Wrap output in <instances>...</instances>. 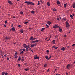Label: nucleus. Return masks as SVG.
I'll use <instances>...</instances> for the list:
<instances>
[{
	"mask_svg": "<svg viewBox=\"0 0 75 75\" xmlns=\"http://www.w3.org/2000/svg\"><path fill=\"white\" fill-rule=\"evenodd\" d=\"M25 3H27L28 5H29L30 4H31L33 6L34 5V4L32 2L29 1H25L24 2Z\"/></svg>",
	"mask_w": 75,
	"mask_h": 75,
	"instance_id": "obj_1",
	"label": "nucleus"
},
{
	"mask_svg": "<svg viewBox=\"0 0 75 75\" xmlns=\"http://www.w3.org/2000/svg\"><path fill=\"white\" fill-rule=\"evenodd\" d=\"M70 27L69 24L68 22H66V27L67 28V29H68Z\"/></svg>",
	"mask_w": 75,
	"mask_h": 75,
	"instance_id": "obj_2",
	"label": "nucleus"
},
{
	"mask_svg": "<svg viewBox=\"0 0 75 75\" xmlns=\"http://www.w3.org/2000/svg\"><path fill=\"white\" fill-rule=\"evenodd\" d=\"M53 28H54L56 29L57 28H59V26L58 25H54V26H53Z\"/></svg>",
	"mask_w": 75,
	"mask_h": 75,
	"instance_id": "obj_3",
	"label": "nucleus"
},
{
	"mask_svg": "<svg viewBox=\"0 0 75 75\" xmlns=\"http://www.w3.org/2000/svg\"><path fill=\"white\" fill-rule=\"evenodd\" d=\"M39 57H37V55H35L34 57V59H39Z\"/></svg>",
	"mask_w": 75,
	"mask_h": 75,
	"instance_id": "obj_4",
	"label": "nucleus"
},
{
	"mask_svg": "<svg viewBox=\"0 0 75 75\" xmlns=\"http://www.w3.org/2000/svg\"><path fill=\"white\" fill-rule=\"evenodd\" d=\"M11 30H12L14 32L16 30L14 27H13L12 28H11Z\"/></svg>",
	"mask_w": 75,
	"mask_h": 75,
	"instance_id": "obj_5",
	"label": "nucleus"
},
{
	"mask_svg": "<svg viewBox=\"0 0 75 75\" xmlns=\"http://www.w3.org/2000/svg\"><path fill=\"white\" fill-rule=\"evenodd\" d=\"M10 38H11L8 37V36H6L5 38V39H6V40H9Z\"/></svg>",
	"mask_w": 75,
	"mask_h": 75,
	"instance_id": "obj_6",
	"label": "nucleus"
},
{
	"mask_svg": "<svg viewBox=\"0 0 75 75\" xmlns=\"http://www.w3.org/2000/svg\"><path fill=\"white\" fill-rule=\"evenodd\" d=\"M70 64H68L67 65V68L68 69H70Z\"/></svg>",
	"mask_w": 75,
	"mask_h": 75,
	"instance_id": "obj_7",
	"label": "nucleus"
},
{
	"mask_svg": "<svg viewBox=\"0 0 75 75\" xmlns=\"http://www.w3.org/2000/svg\"><path fill=\"white\" fill-rule=\"evenodd\" d=\"M8 3L9 4H10L11 5L13 4V3H12L11 1H8Z\"/></svg>",
	"mask_w": 75,
	"mask_h": 75,
	"instance_id": "obj_8",
	"label": "nucleus"
},
{
	"mask_svg": "<svg viewBox=\"0 0 75 75\" xmlns=\"http://www.w3.org/2000/svg\"><path fill=\"white\" fill-rule=\"evenodd\" d=\"M65 50V48H64V47H63L62 48H61V50L64 51Z\"/></svg>",
	"mask_w": 75,
	"mask_h": 75,
	"instance_id": "obj_9",
	"label": "nucleus"
},
{
	"mask_svg": "<svg viewBox=\"0 0 75 75\" xmlns=\"http://www.w3.org/2000/svg\"><path fill=\"white\" fill-rule=\"evenodd\" d=\"M31 13H32V14H34V13H35V11H30Z\"/></svg>",
	"mask_w": 75,
	"mask_h": 75,
	"instance_id": "obj_10",
	"label": "nucleus"
},
{
	"mask_svg": "<svg viewBox=\"0 0 75 75\" xmlns=\"http://www.w3.org/2000/svg\"><path fill=\"white\" fill-rule=\"evenodd\" d=\"M57 4H60V2L58 0H57Z\"/></svg>",
	"mask_w": 75,
	"mask_h": 75,
	"instance_id": "obj_11",
	"label": "nucleus"
},
{
	"mask_svg": "<svg viewBox=\"0 0 75 75\" xmlns=\"http://www.w3.org/2000/svg\"><path fill=\"white\" fill-rule=\"evenodd\" d=\"M20 32L21 33H23L24 32V30H23V29H21V30H20Z\"/></svg>",
	"mask_w": 75,
	"mask_h": 75,
	"instance_id": "obj_12",
	"label": "nucleus"
},
{
	"mask_svg": "<svg viewBox=\"0 0 75 75\" xmlns=\"http://www.w3.org/2000/svg\"><path fill=\"white\" fill-rule=\"evenodd\" d=\"M47 23L49 25H51V24L52 23V22H50V21H48L47 22Z\"/></svg>",
	"mask_w": 75,
	"mask_h": 75,
	"instance_id": "obj_13",
	"label": "nucleus"
},
{
	"mask_svg": "<svg viewBox=\"0 0 75 75\" xmlns=\"http://www.w3.org/2000/svg\"><path fill=\"white\" fill-rule=\"evenodd\" d=\"M33 36H31V37H30V40H32V41H33Z\"/></svg>",
	"mask_w": 75,
	"mask_h": 75,
	"instance_id": "obj_14",
	"label": "nucleus"
},
{
	"mask_svg": "<svg viewBox=\"0 0 75 75\" xmlns=\"http://www.w3.org/2000/svg\"><path fill=\"white\" fill-rule=\"evenodd\" d=\"M36 46V45H32L31 46H30V47H33L34 46Z\"/></svg>",
	"mask_w": 75,
	"mask_h": 75,
	"instance_id": "obj_15",
	"label": "nucleus"
},
{
	"mask_svg": "<svg viewBox=\"0 0 75 75\" xmlns=\"http://www.w3.org/2000/svg\"><path fill=\"white\" fill-rule=\"evenodd\" d=\"M23 47H24V48H27V45L25 44H24Z\"/></svg>",
	"mask_w": 75,
	"mask_h": 75,
	"instance_id": "obj_16",
	"label": "nucleus"
},
{
	"mask_svg": "<svg viewBox=\"0 0 75 75\" xmlns=\"http://www.w3.org/2000/svg\"><path fill=\"white\" fill-rule=\"evenodd\" d=\"M47 6H50V2H47Z\"/></svg>",
	"mask_w": 75,
	"mask_h": 75,
	"instance_id": "obj_17",
	"label": "nucleus"
},
{
	"mask_svg": "<svg viewBox=\"0 0 75 75\" xmlns=\"http://www.w3.org/2000/svg\"><path fill=\"white\" fill-rule=\"evenodd\" d=\"M44 67H47V65L46 64H45L44 65Z\"/></svg>",
	"mask_w": 75,
	"mask_h": 75,
	"instance_id": "obj_18",
	"label": "nucleus"
},
{
	"mask_svg": "<svg viewBox=\"0 0 75 75\" xmlns=\"http://www.w3.org/2000/svg\"><path fill=\"white\" fill-rule=\"evenodd\" d=\"M45 58L47 59V60H49V59L48 56H46L45 57Z\"/></svg>",
	"mask_w": 75,
	"mask_h": 75,
	"instance_id": "obj_19",
	"label": "nucleus"
},
{
	"mask_svg": "<svg viewBox=\"0 0 75 75\" xmlns=\"http://www.w3.org/2000/svg\"><path fill=\"white\" fill-rule=\"evenodd\" d=\"M73 8H75V3H74L73 5Z\"/></svg>",
	"mask_w": 75,
	"mask_h": 75,
	"instance_id": "obj_20",
	"label": "nucleus"
},
{
	"mask_svg": "<svg viewBox=\"0 0 75 75\" xmlns=\"http://www.w3.org/2000/svg\"><path fill=\"white\" fill-rule=\"evenodd\" d=\"M45 29V28H42V29H41V31L43 32V31H44Z\"/></svg>",
	"mask_w": 75,
	"mask_h": 75,
	"instance_id": "obj_21",
	"label": "nucleus"
},
{
	"mask_svg": "<svg viewBox=\"0 0 75 75\" xmlns=\"http://www.w3.org/2000/svg\"><path fill=\"white\" fill-rule=\"evenodd\" d=\"M21 59V57H19V58H18V61H20Z\"/></svg>",
	"mask_w": 75,
	"mask_h": 75,
	"instance_id": "obj_22",
	"label": "nucleus"
},
{
	"mask_svg": "<svg viewBox=\"0 0 75 75\" xmlns=\"http://www.w3.org/2000/svg\"><path fill=\"white\" fill-rule=\"evenodd\" d=\"M1 74H2V75H4V74H5V72H2Z\"/></svg>",
	"mask_w": 75,
	"mask_h": 75,
	"instance_id": "obj_23",
	"label": "nucleus"
},
{
	"mask_svg": "<svg viewBox=\"0 0 75 75\" xmlns=\"http://www.w3.org/2000/svg\"><path fill=\"white\" fill-rule=\"evenodd\" d=\"M39 41V40H35L34 41V42L35 43V42H38Z\"/></svg>",
	"mask_w": 75,
	"mask_h": 75,
	"instance_id": "obj_24",
	"label": "nucleus"
},
{
	"mask_svg": "<svg viewBox=\"0 0 75 75\" xmlns=\"http://www.w3.org/2000/svg\"><path fill=\"white\" fill-rule=\"evenodd\" d=\"M46 28H49V26L48 25L46 24Z\"/></svg>",
	"mask_w": 75,
	"mask_h": 75,
	"instance_id": "obj_25",
	"label": "nucleus"
},
{
	"mask_svg": "<svg viewBox=\"0 0 75 75\" xmlns=\"http://www.w3.org/2000/svg\"><path fill=\"white\" fill-rule=\"evenodd\" d=\"M52 42L54 43V44H55V41L54 40L52 41Z\"/></svg>",
	"mask_w": 75,
	"mask_h": 75,
	"instance_id": "obj_26",
	"label": "nucleus"
},
{
	"mask_svg": "<svg viewBox=\"0 0 75 75\" xmlns=\"http://www.w3.org/2000/svg\"><path fill=\"white\" fill-rule=\"evenodd\" d=\"M70 17L72 19L73 18V16L72 15H70Z\"/></svg>",
	"mask_w": 75,
	"mask_h": 75,
	"instance_id": "obj_27",
	"label": "nucleus"
},
{
	"mask_svg": "<svg viewBox=\"0 0 75 75\" xmlns=\"http://www.w3.org/2000/svg\"><path fill=\"white\" fill-rule=\"evenodd\" d=\"M29 70V68L28 69H25V70L26 71H28V70Z\"/></svg>",
	"mask_w": 75,
	"mask_h": 75,
	"instance_id": "obj_28",
	"label": "nucleus"
},
{
	"mask_svg": "<svg viewBox=\"0 0 75 75\" xmlns=\"http://www.w3.org/2000/svg\"><path fill=\"white\" fill-rule=\"evenodd\" d=\"M64 7L65 8H66V7L67 6V3L65 4H64Z\"/></svg>",
	"mask_w": 75,
	"mask_h": 75,
	"instance_id": "obj_29",
	"label": "nucleus"
},
{
	"mask_svg": "<svg viewBox=\"0 0 75 75\" xmlns=\"http://www.w3.org/2000/svg\"><path fill=\"white\" fill-rule=\"evenodd\" d=\"M59 31L60 32H62V29H60L59 30Z\"/></svg>",
	"mask_w": 75,
	"mask_h": 75,
	"instance_id": "obj_30",
	"label": "nucleus"
},
{
	"mask_svg": "<svg viewBox=\"0 0 75 75\" xmlns=\"http://www.w3.org/2000/svg\"><path fill=\"white\" fill-rule=\"evenodd\" d=\"M28 23V22H24V23L26 24Z\"/></svg>",
	"mask_w": 75,
	"mask_h": 75,
	"instance_id": "obj_31",
	"label": "nucleus"
},
{
	"mask_svg": "<svg viewBox=\"0 0 75 75\" xmlns=\"http://www.w3.org/2000/svg\"><path fill=\"white\" fill-rule=\"evenodd\" d=\"M20 54H24V52H23V51H22V52H21L20 53Z\"/></svg>",
	"mask_w": 75,
	"mask_h": 75,
	"instance_id": "obj_32",
	"label": "nucleus"
},
{
	"mask_svg": "<svg viewBox=\"0 0 75 75\" xmlns=\"http://www.w3.org/2000/svg\"><path fill=\"white\" fill-rule=\"evenodd\" d=\"M53 11H57V10L56 9H55V8H54V9H53Z\"/></svg>",
	"mask_w": 75,
	"mask_h": 75,
	"instance_id": "obj_33",
	"label": "nucleus"
},
{
	"mask_svg": "<svg viewBox=\"0 0 75 75\" xmlns=\"http://www.w3.org/2000/svg\"><path fill=\"white\" fill-rule=\"evenodd\" d=\"M18 27L19 28H21L22 27V26L21 25H18Z\"/></svg>",
	"mask_w": 75,
	"mask_h": 75,
	"instance_id": "obj_34",
	"label": "nucleus"
},
{
	"mask_svg": "<svg viewBox=\"0 0 75 75\" xmlns=\"http://www.w3.org/2000/svg\"><path fill=\"white\" fill-rule=\"evenodd\" d=\"M18 57V56L17 55H15V58H17Z\"/></svg>",
	"mask_w": 75,
	"mask_h": 75,
	"instance_id": "obj_35",
	"label": "nucleus"
},
{
	"mask_svg": "<svg viewBox=\"0 0 75 75\" xmlns=\"http://www.w3.org/2000/svg\"><path fill=\"white\" fill-rule=\"evenodd\" d=\"M18 66L19 67H20L21 66V65L20 64H18Z\"/></svg>",
	"mask_w": 75,
	"mask_h": 75,
	"instance_id": "obj_36",
	"label": "nucleus"
},
{
	"mask_svg": "<svg viewBox=\"0 0 75 75\" xmlns=\"http://www.w3.org/2000/svg\"><path fill=\"white\" fill-rule=\"evenodd\" d=\"M7 23V21H5V23L6 24Z\"/></svg>",
	"mask_w": 75,
	"mask_h": 75,
	"instance_id": "obj_37",
	"label": "nucleus"
},
{
	"mask_svg": "<svg viewBox=\"0 0 75 75\" xmlns=\"http://www.w3.org/2000/svg\"><path fill=\"white\" fill-rule=\"evenodd\" d=\"M8 73L7 72H6L5 74V75H8Z\"/></svg>",
	"mask_w": 75,
	"mask_h": 75,
	"instance_id": "obj_38",
	"label": "nucleus"
},
{
	"mask_svg": "<svg viewBox=\"0 0 75 75\" xmlns=\"http://www.w3.org/2000/svg\"><path fill=\"white\" fill-rule=\"evenodd\" d=\"M54 48L55 49H57L58 48V47L54 46Z\"/></svg>",
	"mask_w": 75,
	"mask_h": 75,
	"instance_id": "obj_39",
	"label": "nucleus"
},
{
	"mask_svg": "<svg viewBox=\"0 0 75 75\" xmlns=\"http://www.w3.org/2000/svg\"><path fill=\"white\" fill-rule=\"evenodd\" d=\"M46 52H47V53H49V50H47Z\"/></svg>",
	"mask_w": 75,
	"mask_h": 75,
	"instance_id": "obj_40",
	"label": "nucleus"
},
{
	"mask_svg": "<svg viewBox=\"0 0 75 75\" xmlns=\"http://www.w3.org/2000/svg\"><path fill=\"white\" fill-rule=\"evenodd\" d=\"M22 50L23 51H25V48H23V49Z\"/></svg>",
	"mask_w": 75,
	"mask_h": 75,
	"instance_id": "obj_41",
	"label": "nucleus"
},
{
	"mask_svg": "<svg viewBox=\"0 0 75 75\" xmlns=\"http://www.w3.org/2000/svg\"><path fill=\"white\" fill-rule=\"evenodd\" d=\"M20 13H21V14H23V13L22 11Z\"/></svg>",
	"mask_w": 75,
	"mask_h": 75,
	"instance_id": "obj_42",
	"label": "nucleus"
},
{
	"mask_svg": "<svg viewBox=\"0 0 75 75\" xmlns=\"http://www.w3.org/2000/svg\"><path fill=\"white\" fill-rule=\"evenodd\" d=\"M32 43H35V41H32Z\"/></svg>",
	"mask_w": 75,
	"mask_h": 75,
	"instance_id": "obj_43",
	"label": "nucleus"
},
{
	"mask_svg": "<svg viewBox=\"0 0 75 75\" xmlns=\"http://www.w3.org/2000/svg\"><path fill=\"white\" fill-rule=\"evenodd\" d=\"M52 57V55H50V57H49V59H50Z\"/></svg>",
	"mask_w": 75,
	"mask_h": 75,
	"instance_id": "obj_44",
	"label": "nucleus"
},
{
	"mask_svg": "<svg viewBox=\"0 0 75 75\" xmlns=\"http://www.w3.org/2000/svg\"><path fill=\"white\" fill-rule=\"evenodd\" d=\"M30 45H28V46H27V47H29V46H30Z\"/></svg>",
	"mask_w": 75,
	"mask_h": 75,
	"instance_id": "obj_45",
	"label": "nucleus"
},
{
	"mask_svg": "<svg viewBox=\"0 0 75 75\" xmlns=\"http://www.w3.org/2000/svg\"><path fill=\"white\" fill-rule=\"evenodd\" d=\"M26 51H28V48H26Z\"/></svg>",
	"mask_w": 75,
	"mask_h": 75,
	"instance_id": "obj_46",
	"label": "nucleus"
},
{
	"mask_svg": "<svg viewBox=\"0 0 75 75\" xmlns=\"http://www.w3.org/2000/svg\"><path fill=\"white\" fill-rule=\"evenodd\" d=\"M35 39H36V38H33V40H35Z\"/></svg>",
	"mask_w": 75,
	"mask_h": 75,
	"instance_id": "obj_47",
	"label": "nucleus"
},
{
	"mask_svg": "<svg viewBox=\"0 0 75 75\" xmlns=\"http://www.w3.org/2000/svg\"><path fill=\"white\" fill-rule=\"evenodd\" d=\"M18 54V52H16L15 53V55L17 54Z\"/></svg>",
	"mask_w": 75,
	"mask_h": 75,
	"instance_id": "obj_48",
	"label": "nucleus"
},
{
	"mask_svg": "<svg viewBox=\"0 0 75 75\" xmlns=\"http://www.w3.org/2000/svg\"><path fill=\"white\" fill-rule=\"evenodd\" d=\"M57 20H59V18H57Z\"/></svg>",
	"mask_w": 75,
	"mask_h": 75,
	"instance_id": "obj_49",
	"label": "nucleus"
},
{
	"mask_svg": "<svg viewBox=\"0 0 75 75\" xmlns=\"http://www.w3.org/2000/svg\"><path fill=\"white\" fill-rule=\"evenodd\" d=\"M47 72H49L50 69H47Z\"/></svg>",
	"mask_w": 75,
	"mask_h": 75,
	"instance_id": "obj_50",
	"label": "nucleus"
},
{
	"mask_svg": "<svg viewBox=\"0 0 75 75\" xmlns=\"http://www.w3.org/2000/svg\"><path fill=\"white\" fill-rule=\"evenodd\" d=\"M7 59L8 60H9V58H8V57H7Z\"/></svg>",
	"mask_w": 75,
	"mask_h": 75,
	"instance_id": "obj_51",
	"label": "nucleus"
},
{
	"mask_svg": "<svg viewBox=\"0 0 75 75\" xmlns=\"http://www.w3.org/2000/svg\"><path fill=\"white\" fill-rule=\"evenodd\" d=\"M57 70V69H55V70H54V72H55V71H56Z\"/></svg>",
	"mask_w": 75,
	"mask_h": 75,
	"instance_id": "obj_52",
	"label": "nucleus"
},
{
	"mask_svg": "<svg viewBox=\"0 0 75 75\" xmlns=\"http://www.w3.org/2000/svg\"><path fill=\"white\" fill-rule=\"evenodd\" d=\"M72 46H75V44H74L72 45Z\"/></svg>",
	"mask_w": 75,
	"mask_h": 75,
	"instance_id": "obj_53",
	"label": "nucleus"
},
{
	"mask_svg": "<svg viewBox=\"0 0 75 75\" xmlns=\"http://www.w3.org/2000/svg\"><path fill=\"white\" fill-rule=\"evenodd\" d=\"M52 48H55V46H53L52 47Z\"/></svg>",
	"mask_w": 75,
	"mask_h": 75,
	"instance_id": "obj_54",
	"label": "nucleus"
},
{
	"mask_svg": "<svg viewBox=\"0 0 75 75\" xmlns=\"http://www.w3.org/2000/svg\"><path fill=\"white\" fill-rule=\"evenodd\" d=\"M40 4V3L39 2H38V5H39Z\"/></svg>",
	"mask_w": 75,
	"mask_h": 75,
	"instance_id": "obj_55",
	"label": "nucleus"
},
{
	"mask_svg": "<svg viewBox=\"0 0 75 75\" xmlns=\"http://www.w3.org/2000/svg\"><path fill=\"white\" fill-rule=\"evenodd\" d=\"M4 26L5 27H6V26L5 25H4Z\"/></svg>",
	"mask_w": 75,
	"mask_h": 75,
	"instance_id": "obj_56",
	"label": "nucleus"
},
{
	"mask_svg": "<svg viewBox=\"0 0 75 75\" xmlns=\"http://www.w3.org/2000/svg\"><path fill=\"white\" fill-rule=\"evenodd\" d=\"M13 18H16V17L15 16H14Z\"/></svg>",
	"mask_w": 75,
	"mask_h": 75,
	"instance_id": "obj_57",
	"label": "nucleus"
},
{
	"mask_svg": "<svg viewBox=\"0 0 75 75\" xmlns=\"http://www.w3.org/2000/svg\"><path fill=\"white\" fill-rule=\"evenodd\" d=\"M64 19H65V18H63L62 19V20H64Z\"/></svg>",
	"mask_w": 75,
	"mask_h": 75,
	"instance_id": "obj_58",
	"label": "nucleus"
},
{
	"mask_svg": "<svg viewBox=\"0 0 75 75\" xmlns=\"http://www.w3.org/2000/svg\"><path fill=\"white\" fill-rule=\"evenodd\" d=\"M13 24H12L11 27H13Z\"/></svg>",
	"mask_w": 75,
	"mask_h": 75,
	"instance_id": "obj_59",
	"label": "nucleus"
},
{
	"mask_svg": "<svg viewBox=\"0 0 75 75\" xmlns=\"http://www.w3.org/2000/svg\"><path fill=\"white\" fill-rule=\"evenodd\" d=\"M56 75H60V74H57Z\"/></svg>",
	"mask_w": 75,
	"mask_h": 75,
	"instance_id": "obj_60",
	"label": "nucleus"
},
{
	"mask_svg": "<svg viewBox=\"0 0 75 75\" xmlns=\"http://www.w3.org/2000/svg\"><path fill=\"white\" fill-rule=\"evenodd\" d=\"M32 28H29V29L31 30V29Z\"/></svg>",
	"mask_w": 75,
	"mask_h": 75,
	"instance_id": "obj_61",
	"label": "nucleus"
},
{
	"mask_svg": "<svg viewBox=\"0 0 75 75\" xmlns=\"http://www.w3.org/2000/svg\"><path fill=\"white\" fill-rule=\"evenodd\" d=\"M68 74L67 73H66V75H68Z\"/></svg>",
	"mask_w": 75,
	"mask_h": 75,
	"instance_id": "obj_62",
	"label": "nucleus"
},
{
	"mask_svg": "<svg viewBox=\"0 0 75 75\" xmlns=\"http://www.w3.org/2000/svg\"><path fill=\"white\" fill-rule=\"evenodd\" d=\"M27 63H24V65H26Z\"/></svg>",
	"mask_w": 75,
	"mask_h": 75,
	"instance_id": "obj_63",
	"label": "nucleus"
},
{
	"mask_svg": "<svg viewBox=\"0 0 75 75\" xmlns=\"http://www.w3.org/2000/svg\"><path fill=\"white\" fill-rule=\"evenodd\" d=\"M50 40H47V42L49 41Z\"/></svg>",
	"mask_w": 75,
	"mask_h": 75,
	"instance_id": "obj_64",
	"label": "nucleus"
}]
</instances>
